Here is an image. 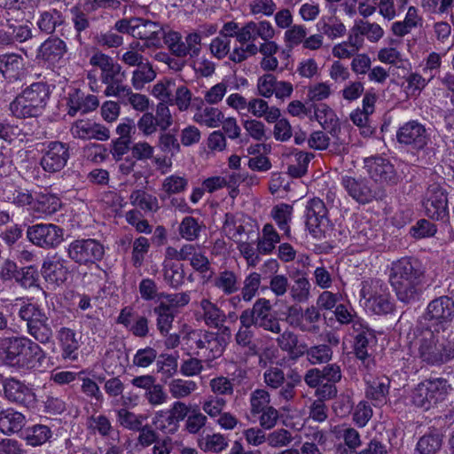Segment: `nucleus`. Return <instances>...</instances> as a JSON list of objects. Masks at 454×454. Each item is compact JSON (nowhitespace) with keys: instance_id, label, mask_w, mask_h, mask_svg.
Listing matches in <instances>:
<instances>
[{"instance_id":"obj_1","label":"nucleus","mask_w":454,"mask_h":454,"mask_svg":"<svg viewBox=\"0 0 454 454\" xmlns=\"http://www.w3.org/2000/svg\"><path fill=\"white\" fill-rule=\"evenodd\" d=\"M427 268L418 258L401 257L388 269V282L396 299L406 305L419 302L424 294Z\"/></svg>"},{"instance_id":"obj_2","label":"nucleus","mask_w":454,"mask_h":454,"mask_svg":"<svg viewBox=\"0 0 454 454\" xmlns=\"http://www.w3.org/2000/svg\"><path fill=\"white\" fill-rule=\"evenodd\" d=\"M413 341L415 356L427 366H441L454 359V339L444 337L439 327H417Z\"/></svg>"},{"instance_id":"obj_3","label":"nucleus","mask_w":454,"mask_h":454,"mask_svg":"<svg viewBox=\"0 0 454 454\" xmlns=\"http://www.w3.org/2000/svg\"><path fill=\"white\" fill-rule=\"evenodd\" d=\"M4 354L6 364L27 370L38 369L46 358L40 345L27 337L9 338Z\"/></svg>"},{"instance_id":"obj_4","label":"nucleus","mask_w":454,"mask_h":454,"mask_svg":"<svg viewBox=\"0 0 454 454\" xmlns=\"http://www.w3.org/2000/svg\"><path fill=\"white\" fill-rule=\"evenodd\" d=\"M51 94V87L47 82H33L14 98L10 104V110L20 119L38 117L46 108Z\"/></svg>"},{"instance_id":"obj_5","label":"nucleus","mask_w":454,"mask_h":454,"mask_svg":"<svg viewBox=\"0 0 454 454\" xmlns=\"http://www.w3.org/2000/svg\"><path fill=\"white\" fill-rule=\"evenodd\" d=\"M114 28L136 39L145 41L147 48L161 46L162 24L142 17H130L118 20Z\"/></svg>"},{"instance_id":"obj_6","label":"nucleus","mask_w":454,"mask_h":454,"mask_svg":"<svg viewBox=\"0 0 454 454\" xmlns=\"http://www.w3.org/2000/svg\"><path fill=\"white\" fill-rule=\"evenodd\" d=\"M451 386L444 378H429L417 385L411 393V403L417 408L428 411L444 402Z\"/></svg>"},{"instance_id":"obj_7","label":"nucleus","mask_w":454,"mask_h":454,"mask_svg":"<svg viewBox=\"0 0 454 454\" xmlns=\"http://www.w3.org/2000/svg\"><path fill=\"white\" fill-rule=\"evenodd\" d=\"M360 296L365 299L367 309L376 315H386L394 309V302L387 287L379 278L363 281Z\"/></svg>"},{"instance_id":"obj_8","label":"nucleus","mask_w":454,"mask_h":454,"mask_svg":"<svg viewBox=\"0 0 454 454\" xmlns=\"http://www.w3.org/2000/svg\"><path fill=\"white\" fill-rule=\"evenodd\" d=\"M422 206L428 218L449 222L448 192L443 185L438 183L429 184L423 195Z\"/></svg>"},{"instance_id":"obj_9","label":"nucleus","mask_w":454,"mask_h":454,"mask_svg":"<svg viewBox=\"0 0 454 454\" xmlns=\"http://www.w3.org/2000/svg\"><path fill=\"white\" fill-rule=\"evenodd\" d=\"M67 257L79 265L96 263L103 259L105 247L95 239H77L66 247Z\"/></svg>"},{"instance_id":"obj_10","label":"nucleus","mask_w":454,"mask_h":454,"mask_svg":"<svg viewBox=\"0 0 454 454\" xmlns=\"http://www.w3.org/2000/svg\"><path fill=\"white\" fill-rule=\"evenodd\" d=\"M341 184L348 194L359 204H368L372 200H384L387 194L382 186L372 189L366 178H355L345 176L341 178Z\"/></svg>"},{"instance_id":"obj_11","label":"nucleus","mask_w":454,"mask_h":454,"mask_svg":"<svg viewBox=\"0 0 454 454\" xmlns=\"http://www.w3.org/2000/svg\"><path fill=\"white\" fill-rule=\"evenodd\" d=\"M27 239L43 249L59 247L64 240V229L53 223H36L27 227Z\"/></svg>"},{"instance_id":"obj_12","label":"nucleus","mask_w":454,"mask_h":454,"mask_svg":"<svg viewBox=\"0 0 454 454\" xmlns=\"http://www.w3.org/2000/svg\"><path fill=\"white\" fill-rule=\"evenodd\" d=\"M271 304L266 298H259L251 309H244L254 327L279 334L282 331L279 319L271 313Z\"/></svg>"},{"instance_id":"obj_13","label":"nucleus","mask_w":454,"mask_h":454,"mask_svg":"<svg viewBox=\"0 0 454 454\" xmlns=\"http://www.w3.org/2000/svg\"><path fill=\"white\" fill-rule=\"evenodd\" d=\"M364 168L375 183L395 185L399 182V176L388 159L378 155L367 157L364 160Z\"/></svg>"},{"instance_id":"obj_14","label":"nucleus","mask_w":454,"mask_h":454,"mask_svg":"<svg viewBox=\"0 0 454 454\" xmlns=\"http://www.w3.org/2000/svg\"><path fill=\"white\" fill-rule=\"evenodd\" d=\"M353 331L356 333L354 354L364 366L370 371L374 366V363L370 358L368 348L377 341L375 331L370 328L364 321H356L353 326Z\"/></svg>"},{"instance_id":"obj_15","label":"nucleus","mask_w":454,"mask_h":454,"mask_svg":"<svg viewBox=\"0 0 454 454\" xmlns=\"http://www.w3.org/2000/svg\"><path fill=\"white\" fill-rule=\"evenodd\" d=\"M70 158L69 145L60 141L50 142L40 160L43 169L48 173H57L65 168Z\"/></svg>"},{"instance_id":"obj_16","label":"nucleus","mask_w":454,"mask_h":454,"mask_svg":"<svg viewBox=\"0 0 454 454\" xmlns=\"http://www.w3.org/2000/svg\"><path fill=\"white\" fill-rule=\"evenodd\" d=\"M396 139L399 144L421 151L427 145L429 136L423 124L418 121H409L398 129Z\"/></svg>"},{"instance_id":"obj_17","label":"nucleus","mask_w":454,"mask_h":454,"mask_svg":"<svg viewBox=\"0 0 454 454\" xmlns=\"http://www.w3.org/2000/svg\"><path fill=\"white\" fill-rule=\"evenodd\" d=\"M305 224L309 233L320 239L324 233L323 227L328 223L327 208L322 200L313 198L308 201L305 210Z\"/></svg>"},{"instance_id":"obj_18","label":"nucleus","mask_w":454,"mask_h":454,"mask_svg":"<svg viewBox=\"0 0 454 454\" xmlns=\"http://www.w3.org/2000/svg\"><path fill=\"white\" fill-rule=\"evenodd\" d=\"M67 52L66 42L58 36L51 35L38 47L35 59L49 67H55L63 61Z\"/></svg>"},{"instance_id":"obj_19","label":"nucleus","mask_w":454,"mask_h":454,"mask_svg":"<svg viewBox=\"0 0 454 454\" xmlns=\"http://www.w3.org/2000/svg\"><path fill=\"white\" fill-rule=\"evenodd\" d=\"M1 382L4 396L8 401L27 408L33 407L35 404V392L23 382L13 378L3 379Z\"/></svg>"},{"instance_id":"obj_20","label":"nucleus","mask_w":454,"mask_h":454,"mask_svg":"<svg viewBox=\"0 0 454 454\" xmlns=\"http://www.w3.org/2000/svg\"><path fill=\"white\" fill-rule=\"evenodd\" d=\"M66 264V260L57 254L47 257L42 265V275L47 282L60 286L67 281L69 274Z\"/></svg>"},{"instance_id":"obj_21","label":"nucleus","mask_w":454,"mask_h":454,"mask_svg":"<svg viewBox=\"0 0 454 454\" xmlns=\"http://www.w3.org/2000/svg\"><path fill=\"white\" fill-rule=\"evenodd\" d=\"M67 106L70 116H74L78 112L87 114L98 106V99L94 95H86L82 90L74 89L68 93Z\"/></svg>"},{"instance_id":"obj_22","label":"nucleus","mask_w":454,"mask_h":454,"mask_svg":"<svg viewBox=\"0 0 454 454\" xmlns=\"http://www.w3.org/2000/svg\"><path fill=\"white\" fill-rule=\"evenodd\" d=\"M426 315L440 323L450 322L454 318V301L449 295L436 297L427 304Z\"/></svg>"},{"instance_id":"obj_23","label":"nucleus","mask_w":454,"mask_h":454,"mask_svg":"<svg viewBox=\"0 0 454 454\" xmlns=\"http://www.w3.org/2000/svg\"><path fill=\"white\" fill-rule=\"evenodd\" d=\"M195 343L197 348L204 350V355L208 360L220 357L226 346L223 337L208 331L203 332Z\"/></svg>"},{"instance_id":"obj_24","label":"nucleus","mask_w":454,"mask_h":454,"mask_svg":"<svg viewBox=\"0 0 454 454\" xmlns=\"http://www.w3.org/2000/svg\"><path fill=\"white\" fill-rule=\"evenodd\" d=\"M57 338L62 351V357L74 361L78 358V349L80 348V338L74 329L61 327L58 331Z\"/></svg>"},{"instance_id":"obj_25","label":"nucleus","mask_w":454,"mask_h":454,"mask_svg":"<svg viewBox=\"0 0 454 454\" xmlns=\"http://www.w3.org/2000/svg\"><path fill=\"white\" fill-rule=\"evenodd\" d=\"M289 277L294 281L289 287L291 298L299 303L307 301L310 296L311 285L306 277V273L296 270L290 271Z\"/></svg>"},{"instance_id":"obj_26","label":"nucleus","mask_w":454,"mask_h":454,"mask_svg":"<svg viewBox=\"0 0 454 454\" xmlns=\"http://www.w3.org/2000/svg\"><path fill=\"white\" fill-rule=\"evenodd\" d=\"M25 425V416L12 408L0 411V431L4 434L17 433L22 429Z\"/></svg>"},{"instance_id":"obj_27","label":"nucleus","mask_w":454,"mask_h":454,"mask_svg":"<svg viewBox=\"0 0 454 454\" xmlns=\"http://www.w3.org/2000/svg\"><path fill=\"white\" fill-rule=\"evenodd\" d=\"M314 108V118L320 123L324 129L333 136H337L340 132V124L337 119H334L333 111L325 104L312 105Z\"/></svg>"},{"instance_id":"obj_28","label":"nucleus","mask_w":454,"mask_h":454,"mask_svg":"<svg viewBox=\"0 0 454 454\" xmlns=\"http://www.w3.org/2000/svg\"><path fill=\"white\" fill-rule=\"evenodd\" d=\"M153 312L156 317V327L160 334L161 336H168L173 327V322L177 311H172L165 303L158 302L153 307Z\"/></svg>"},{"instance_id":"obj_29","label":"nucleus","mask_w":454,"mask_h":454,"mask_svg":"<svg viewBox=\"0 0 454 454\" xmlns=\"http://www.w3.org/2000/svg\"><path fill=\"white\" fill-rule=\"evenodd\" d=\"M239 328L235 335L236 343L243 348H248L255 353L256 346L253 343L254 331L253 323L250 321L244 310L239 315Z\"/></svg>"},{"instance_id":"obj_30","label":"nucleus","mask_w":454,"mask_h":454,"mask_svg":"<svg viewBox=\"0 0 454 454\" xmlns=\"http://www.w3.org/2000/svg\"><path fill=\"white\" fill-rule=\"evenodd\" d=\"M65 22L62 13L56 10L45 11L40 13L36 20L38 29L46 35H52L57 27Z\"/></svg>"},{"instance_id":"obj_31","label":"nucleus","mask_w":454,"mask_h":454,"mask_svg":"<svg viewBox=\"0 0 454 454\" xmlns=\"http://www.w3.org/2000/svg\"><path fill=\"white\" fill-rule=\"evenodd\" d=\"M22 58L15 53H6L0 55V73L9 80H17L22 67Z\"/></svg>"},{"instance_id":"obj_32","label":"nucleus","mask_w":454,"mask_h":454,"mask_svg":"<svg viewBox=\"0 0 454 454\" xmlns=\"http://www.w3.org/2000/svg\"><path fill=\"white\" fill-rule=\"evenodd\" d=\"M200 308L203 310V320L205 324L211 328L221 330L225 322V314L216 304L207 299H202Z\"/></svg>"},{"instance_id":"obj_33","label":"nucleus","mask_w":454,"mask_h":454,"mask_svg":"<svg viewBox=\"0 0 454 454\" xmlns=\"http://www.w3.org/2000/svg\"><path fill=\"white\" fill-rule=\"evenodd\" d=\"M52 437L51 427L45 425L37 424L27 427L25 430L24 437L26 443L32 447L42 446Z\"/></svg>"},{"instance_id":"obj_34","label":"nucleus","mask_w":454,"mask_h":454,"mask_svg":"<svg viewBox=\"0 0 454 454\" xmlns=\"http://www.w3.org/2000/svg\"><path fill=\"white\" fill-rule=\"evenodd\" d=\"M317 31L330 39L342 36L346 33L345 25L336 17H323L317 23Z\"/></svg>"},{"instance_id":"obj_35","label":"nucleus","mask_w":454,"mask_h":454,"mask_svg":"<svg viewBox=\"0 0 454 454\" xmlns=\"http://www.w3.org/2000/svg\"><path fill=\"white\" fill-rule=\"evenodd\" d=\"M442 438L438 431L428 432L419 439L416 450L420 454H435L442 448Z\"/></svg>"},{"instance_id":"obj_36","label":"nucleus","mask_w":454,"mask_h":454,"mask_svg":"<svg viewBox=\"0 0 454 454\" xmlns=\"http://www.w3.org/2000/svg\"><path fill=\"white\" fill-rule=\"evenodd\" d=\"M213 285L225 295L235 294L239 289L238 277L233 271L227 270L219 272V274L215 277Z\"/></svg>"},{"instance_id":"obj_37","label":"nucleus","mask_w":454,"mask_h":454,"mask_svg":"<svg viewBox=\"0 0 454 454\" xmlns=\"http://www.w3.org/2000/svg\"><path fill=\"white\" fill-rule=\"evenodd\" d=\"M205 229L206 226L202 222L192 216H185L179 224L178 232L183 239L194 241L200 238L201 231Z\"/></svg>"},{"instance_id":"obj_38","label":"nucleus","mask_w":454,"mask_h":454,"mask_svg":"<svg viewBox=\"0 0 454 454\" xmlns=\"http://www.w3.org/2000/svg\"><path fill=\"white\" fill-rule=\"evenodd\" d=\"M4 32L6 36L7 45L25 43L33 38L32 28L27 24H11L6 29H4Z\"/></svg>"},{"instance_id":"obj_39","label":"nucleus","mask_w":454,"mask_h":454,"mask_svg":"<svg viewBox=\"0 0 454 454\" xmlns=\"http://www.w3.org/2000/svg\"><path fill=\"white\" fill-rule=\"evenodd\" d=\"M156 77V72L149 60L137 67L132 72L131 83L135 90H141L145 84L153 82Z\"/></svg>"},{"instance_id":"obj_40","label":"nucleus","mask_w":454,"mask_h":454,"mask_svg":"<svg viewBox=\"0 0 454 454\" xmlns=\"http://www.w3.org/2000/svg\"><path fill=\"white\" fill-rule=\"evenodd\" d=\"M390 380L387 377H382L373 380L366 388V396L381 404L386 402L388 395Z\"/></svg>"},{"instance_id":"obj_41","label":"nucleus","mask_w":454,"mask_h":454,"mask_svg":"<svg viewBox=\"0 0 454 454\" xmlns=\"http://www.w3.org/2000/svg\"><path fill=\"white\" fill-rule=\"evenodd\" d=\"M35 211L44 215H51L61 207L60 200L51 194H41L36 200L31 204Z\"/></svg>"},{"instance_id":"obj_42","label":"nucleus","mask_w":454,"mask_h":454,"mask_svg":"<svg viewBox=\"0 0 454 454\" xmlns=\"http://www.w3.org/2000/svg\"><path fill=\"white\" fill-rule=\"evenodd\" d=\"M3 200L19 207L31 205L33 203V196L28 191L17 188L12 184L6 185L4 188Z\"/></svg>"},{"instance_id":"obj_43","label":"nucleus","mask_w":454,"mask_h":454,"mask_svg":"<svg viewBox=\"0 0 454 454\" xmlns=\"http://www.w3.org/2000/svg\"><path fill=\"white\" fill-rule=\"evenodd\" d=\"M161 41L168 46L170 52L178 58L185 57L184 42L182 40V35L176 31L171 29L166 30L162 25Z\"/></svg>"},{"instance_id":"obj_44","label":"nucleus","mask_w":454,"mask_h":454,"mask_svg":"<svg viewBox=\"0 0 454 454\" xmlns=\"http://www.w3.org/2000/svg\"><path fill=\"white\" fill-rule=\"evenodd\" d=\"M164 280L172 287L177 288L184 279V266L181 263L165 262L163 267Z\"/></svg>"},{"instance_id":"obj_45","label":"nucleus","mask_w":454,"mask_h":454,"mask_svg":"<svg viewBox=\"0 0 454 454\" xmlns=\"http://www.w3.org/2000/svg\"><path fill=\"white\" fill-rule=\"evenodd\" d=\"M292 213L293 207L286 203L277 205L271 210V215L278 228L287 236L290 234V227L288 223L291 221Z\"/></svg>"},{"instance_id":"obj_46","label":"nucleus","mask_w":454,"mask_h":454,"mask_svg":"<svg viewBox=\"0 0 454 454\" xmlns=\"http://www.w3.org/2000/svg\"><path fill=\"white\" fill-rule=\"evenodd\" d=\"M303 312L301 307L298 305H291L286 308V323L294 328H300L302 332H309L317 333L319 332V326L312 325L309 327H306L302 322Z\"/></svg>"},{"instance_id":"obj_47","label":"nucleus","mask_w":454,"mask_h":454,"mask_svg":"<svg viewBox=\"0 0 454 454\" xmlns=\"http://www.w3.org/2000/svg\"><path fill=\"white\" fill-rule=\"evenodd\" d=\"M18 316L20 320L26 322L27 328H28V326L43 320L46 314L37 304L28 302L20 306Z\"/></svg>"},{"instance_id":"obj_48","label":"nucleus","mask_w":454,"mask_h":454,"mask_svg":"<svg viewBox=\"0 0 454 454\" xmlns=\"http://www.w3.org/2000/svg\"><path fill=\"white\" fill-rule=\"evenodd\" d=\"M49 318L46 316L43 320L36 324L32 325L27 328V333L32 336L36 341L42 344H46L52 340V329L50 326Z\"/></svg>"},{"instance_id":"obj_49","label":"nucleus","mask_w":454,"mask_h":454,"mask_svg":"<svg viewBox=\"0 0 454 454\" xmlns=\"http://www.w3.org/2000/svg\"><path fill=\"white\" fill-rule=\"evenodd\" d=\"M153 424L156 429L169 434H175L179 428L176 419L167 410L158 411L153 418Z\"/></svg>"},{"instance_id":"obj_50","label":"nucleus","mask_w":454,"mask_h":454,"mask_svg":"<svg viewBox=\"0 0 454 454\" xmlns=\"http://www.w3.org/2000/svg\"><path fill=\"white\" fill-rule=\"evenodd\" d=\"M198 446L205 452L218 453L227 448L228 442L224 436L220 434H207L199 439Z\"/></svg>"},{"instance_id":"obj_51","label":"nucleus","mask_w":454,"mask_h":454,"mask_svg":"<svg viewBox=\"0 0 454 454\" xmlns=\"http://www.w3.org/2000/svg\"><path fill=\"white\" fill-rule=\"evenodd\" d=\"M71 21L73 23L74 31L76 32L75 38L80 44H82V33L86 31L90 27L89 15L84 12L80 7L74 6L70 9Z\"/></svg>"},{"instance_id":"obj_52","label":"nucleus","mask_w":454,"mask_h":454,"mask_svg":"<svg viewBox=\"0 0 454 454\" xmlns=\"http://www.w3.org/2000/svg\"><path fill=\"white\" fill-rule=\"evenodd\" d=\"M114 27L106 32L97 33L93 38L94 43L101 47L117 48L123 43V37Z\"/></svg>"},{"instance_id":"obj_53","label":"nucleus","mask_w":454,"mask_h":454,"mask_svg":"<svg viewBox=\"0 0 454 454\" xmlns=\"http://www.w3.org/2000/svg\"><path fill=\"white\" fill-rule=\"evenodd\" d=\"M131 202L143 210L154 211L159 209L158 200L155 196L143 190H136L130 194Z\"/></svg>"},{"instance_id":"obj_54","label":"nucleus","mask_w":454,"mask_h":454,"mask_svg":"<svg viewBox=\"0 0 454 454\" xmlns=\"http://www.w3.org/2000/svg\"><path fill=\"white\" fill-rule=\"evenodd\" d=\"M196 389L197 384L193 380L175 379L168 383L169 393L176 399L184 398Z\"/></svg>"},{"instance_id":"obj_55","label":"nucleus","mask_w":454,"mask_h":454,"mask_svg":"<svg viewBox=\"0 0 454 454\" xmlns=\"http://www.w3.org/2000/svg\"><path fill=\"white\" fill-rule=\"evenodd\" d=\"M157 146L162 153L170 154L171 157H174L181 150L180 144L176 135L166 131H162L160 134Z\"/></svg>"},{"instance_id":"obj_56","label":"nucleus","mask_w":454,"mask_h":454,"mask_svg":"<svg viewBox=\"0 0 454 454\" xmlns=\"http://www.w3.org/2000/svg\"><path fill=\"white\" fill-rule=\"evenodd\" d=\"M436 231V225L429 220L423 218L418 220L416 223L410 228L409 233L412 238L421 239L434 236Z\"/></svg>"},{"instance_id":"obj_57","label":"nucleus","mask_w":454,"mask_h":454,"mask_svg":"<svg viewBox=\"0 0 454 454\" xmlns=\"http://www.w3.org/2000/svg\"><path fill=\"white\" fill-rule=\"evenodd\" d=\"M333 357V350L326 344L312 346L308 350V361L311 364H326Z\"/></svg>"},{"instance_id":"obj_58","label":"nucleus","mask_w":454,"mask_h":454,"mask_svg":"<svg viewBox=\"0 0 454 454\" xmlns=\"http://www.w3.org/2000/svg\"><path fill=\"white\" fill-rule=\"evenodd\" d=\"M261 285V275L257 272H252L247 275L244 280L241 288V297L244 301H251L256 295Z\"/></svg>"},{"instance_id":"obj_59","label":"nucleus","mask_w":454,"mask_h":454,"mask_svg":"<svg viewBox=\"0 0 454 454\" xmlns=\"http://www.w3.org/2000/svg\"><path fill=\"white\" fill-rule=\"evenodd\" d=\"M270 394L265 389L257 388L250 395L251 413L253 416L259 415L261 411L270 407Z\"/></svg>"},{"instance_id":"obj_60","label":"nucleus","mask_w":454,"mask_h":454,"mask_svg":"<svg viewBox=\"0 0 454 454\" xmlns=\"http://www.w3.org/2000/svg\"><path fill=\"white\" fill-rule=\"evenodd\" d=\"M15 281L24 288L38 286L39 274L35 267L30 265L19 269Z\"/></svg>"},{"instance_id":"obj_61","label":"nucleus","mask_w":454,"mask_h":454,"mask_svg":"<svg viewBox=\"0 0 454 454\" xmlns=\"http://www.w3.org/2000/svg\"><path fill=\"white\" fill-rule=\"evenodd\" d=\"M223 119V113L215 107H206L202 113L196 114L194 116L197 122L204 123L209 128L218 127Z\"/></svg>"},{"instance_id":"obj_62","label":"nucleus","mask_w":454,"mask_h":454,"mask_svg":"<svg viewBox=\"0 0 454 454\" xmlns=\"http://www.w3.org/2000/svg\"><path fill=\"white\" fill-rule=\"evenodd\" d=\"M307 28L303 25H292L284 35L286 45L289 49L298 46L307 36Z\"/></svg>"},{"instance_id":"obj_63","label":"nucleus","mask_w":454,"mask_h":454,"mask_svg":"<svg viewBox=\"0 0 454 454\" xmlns=\"http://www.w3.org/2000/svg\"><path fill=\"white\" fill-rule=\"evenodd\" d=\"M143 416L137 415L126 409H120L117 411V421L120 425L129 430L137 431L143 425Z\"/></svg>"},{"instance_id":"obj_64","label":"nucleus","mask_w":454,"mask_h":454,"mask_svg":"<svg viewBox=\"0 0 454 454\" xmlns=\"http://www.w3.org/2000/svg\"><path fill=\"white\" fill-rule=\"evenodd\" d=\"M188 185V180L183 176L172 175L166 177L162 184V189L168 195L184 192Z\"/></svg>"}]
</instances>
